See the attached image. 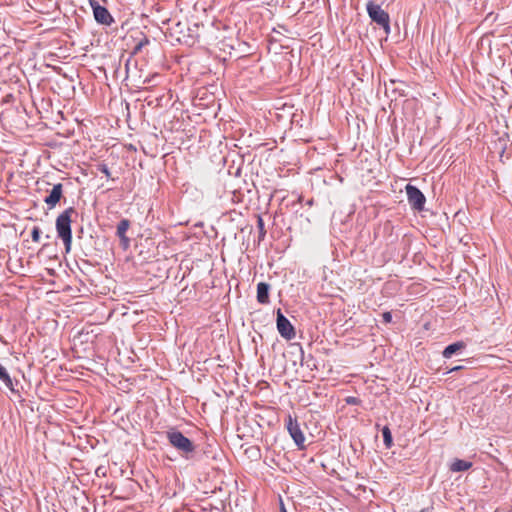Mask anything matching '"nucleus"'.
I'll list each match as a JSON object with an SVG mask.
<instances>
[{
    "label": "nucleus",
    "mask_w": 512,
    "mask_h": 512,
    "mask_svg": "<svg viewBox=\"0 0 512 512\" xmlns=\"http://www.w3.org/2000/svg\"><path fill=\"white\" fill-rule=\"evenodd\" d=\"M40 234H41L40 228L37 227V226L33 227L32 231H31V238H32V240L34 242H39Z\"/></svg>",
    "instance_id": "17"
},
{
    "label": "nucleus",
    "mask_w": 512,
    "mask_h": 512,
    "mask_svg": "<svg viewBox=\"0 0 512 512\" xmlns=\"http://www.w3.org/2000/svg\"><path fill=\"white\" fill-rule=\"evenodd\" d=\"M97 167V170L100 171L101 173H103L106 177H110L111 176V173H110V170H109V167L107 166V164L105 163H99L96 165Z\"/></svg>",
    "instance_id": "16"
},
{
    "label": "nucleus",
    "mask_w": 512,
    "mask_h": 512,
    "mask_svg": "<svg viewBox=\"0 0 512 512\" xmlns=\"http://www.w3.org/2000/svg\"><path fill=\"white\" fill-rule=\"evenodd\" d=\"M279 334L286 340H292L296 336V332L291 322L283 315L280 309L277 311L276 319Z\"/></svg>",
    "instance_id": "7"
},
{
    "label": "nucleus",
    "mask_w": 512,
    "mask_h": 512,
    "mask_svg": "<svg viewBox=\"0 0 512 512\" xmlns=\"http://www.w3.org/2000/svg\"><path fill=\"white\" fill-rule=\"evenodd\" d=\"M280 512H287V510H286V508H285V506H284L282 501H280Z\"/></svg>",
    "instance_id": "20"
},
{
    "label": "nucleus",
    "mask_w": 512,
    "mask_h": 512,
    "mask_svg": "<svg viewBox=\"0 0 512 512\" xmlns=\"http://www.w3.org/2000/svg\"><path fill=\"white\" fill-rule=\"evenodd\" d=\"M366 10L373 22L381 26L386 33L390 31V17L389 14L384 11L379 4L373 1H369L366 5Z\"/></svg>",
    "instance_id": "3"
},
{
    "label": "nucleus",
    "mask_w": 512,
    "mask_h": 512,
    "mask_svg": "<svg viewBox=\"0 0 512 512\" xmlns=\"http://www.w3.org/2000/svg\"><path fill=\"white\" fill-rule=\"evenodd\" d=\"M460 369H462V366H456V367L451 368V369L449 370V372L458 371V370H460Z\"/></svg>",
    "instance_id": "21"
},
{
    "label": "nucleus",
    "mask_w": 512,
    "mask_h": 512,
    "mask_svg": "<svg viewBox=\"0 0 512 512\" xmlns=\"http://www.w3.org/2000/svg\"><path fill=\"white\" fill-rule=\"evenodd\" d=\"M76 214V210L73 207L65 209L56 218V231L58 237L63 241L66 252L71 250L72 245V215Z\"/></svg>",
    "instance_id": "1"
},
{
    "label": "nucleus",
    "mask_w": 512,
    "mask_h": 512,
    "mask_svg": "<svg viewBox=\"0 0 512 512\" xmlns=\"http://www.w3.org/2000/svg\"><path fill=\"white\" fill-rule=\"evenodd\" d=\"M149 42V40L147 38L144 39V41H141L140 43H138L135 48H134V52H138L139 50H141V48L143 47L144 44H147Z\"/></svg>",
    "instance_id": "19"
},
{
    "label": "nucleus",
    "mask_w": 512,
    "mask_h": 512,
    "mask_svg": "<svg viewBox=\"0 0 512 512\" xmlns=\"http://www.w3.org/2000/svg\"><path fill=\"white\" fill-rule=\"evenodd\" d=\"M130 225L131 222L126 218L121 219L117 225L116 235L120 239V243L124 249H127L130 245V239L126 236Z\"/></svg>",
    "instance_id": "9"
},
{
    "label": "nucleus",
    "mask_w": 512,
    "mask_h": 512,
    "mask_svg": "<svg viewBox=\"0 0 512 512\" xmlns=\"http://www.w3.org/2000/svg\"><path fill=\"white\" fill-rule=\"evenodd\" d=\"M89 4L93 10V15L97 23L109 26L114 22V19L107 8L100 5L98 1L89 0Z\"/></svg>",
    "instance_id": "6"
},
{
    "label": "nucleus",
    "mask_w": 512,
    "mask_h": 512,
    "mask_svg": "<svg viewBox=\"0 0 512 512\" xmlns=\"http://www.w3.org/2000/svg\"><path fill=\"white\" fill-rule=\"evenodd\" d=\"M167 439L172 447H174L185 459L189 460L193 457L196 446L182 432L172 428L166 432Z\"/></svg>",
    "instance_id": "2"
},
{
    "label": "nucleus",
    "mask_w": 512,
    "mask_h": 512,
    "mask_svg": "<svg viewBox=\"0 0 512 512\" xmlns=\"http://www.w3.org/2000/svg\"><path fill=\"white\" fill-rule=\"evenodd\" d=\"M471 467L472 462L461 459H455L450 465V470L452 472H462L469 470Z\"/></svg>",
    "instance_id": "13"
},
{
    "label": "nucleus",
    "mask_w": 512,
    "mask_h": 512,
    "mask_svg": "<svg viewBox=\"0 0 512 512\" xmlns=\"http://www.w3.org/2000/svg\"><path fill=\"white\" fill-rule=\"evenodd\" d=\"M419 512H429V509H422L421 511Z\"/></svg>",
    "instance_id": "23"
},
{
    "label": "nucleus",
    "mask_w": 512,
    "mask_h": 512,
    "mask_svg": "<svg viewBox=\"0 0 512 512\" xmlns=\"http://www.w3.org/2000/svg\"><path fill=\"white\" fill-rule=\"evenodd\" d=\"M356 399L354 397H350L347 399L348 403H355Z\"/></svg>",
    "instance_id": "22"
},
{
    "label": "nucleus",
    "mask_w": 512,
    "mask_h": 512,
    "mask_svg": "<svg viewBox=\"0 0 512 512\" xmlns=\"http://www.w3.org/2000/svg\"><path fill=\"white\" fill-rule=\"evenodd\" d=\"M269 290L270 285L265 282H260L257 285V301L260 304H268L269 303Z\"/></svg>",
    "instance_id": "10"
},
{
    "label": "nucleus",
    "mask_w": 512,
    "mask_h": 512,
    "mask_svg": "<svg viewBox=\"0 0 512 512\" xmlns=\"http://www.w3.org/2000/svg\"><path fill=\"white\" fill-rule=\"evenodd\" d=\"M63 197V185L61 183L55 184L51 189L48 196L44 198V203L49 209H53Z\"/></svg>",
    "instance_id": "8"
},
{
    "label": "nucleus",
    "mask_w": 512,
    "mask_h": 512,
    "mask_svg": "<svg viewBox=\"0 0 512 512\" xmlns=\"http://www.w3.org/2000/svg\"><path fill=\"white\" fill-rule=\"evenodd\" d=\"M408 203L411 208L416 211H423L426 198L424 194L416 186L407 184L405 187Z\"/></svg>",
    "instance_id": "4"
},
{
    "label": "nucleus",
    "mask_w": 512,
    "mask_h": 512,
    "mask_svg": "<svg viewBox=\"0 0 512 512\" xmlns=\"http://www.w3.org/2000/svg\"><path fill=\"white\" fill-rule=\"evenodd\" d=\"M257 227L259 229V239H263L266 234V230L264 227V221H263L262 217H260V216H258V219H257Z\"/></svg>",
    "instance_id": "15"
},
{
    "label": "nucleus",
    "mask_w": 512,
    "mask_h": 512,
    "mask_svg": "<svg viewBox=\"0 0 512 512\" xmlns=\"http://www.w3.org/2000/svg\"><path fill=\"white\" fill-rule=\"evenodd\" d=\"M465 347H466L465 342H463V341H457V342H455V343H452V344H450V345L446 346V347H445V349H444V350H443V352H442V356H443L444 358L449 359V358H451L454 354H456V353H458V352L462 351L463 349H465Z\"/></svg>",
    "instance_id": "11"
},
{
    "label": "nucleus",
    "mask_w": 512,
    "mask_h": 512,
    "mask_svg": "<svg viewBox=\"0 0 512 512\" xmlns=\"http://www.w3.org/2000/svg\"><path fill=\"white\" fill-rule=\"evenodd\" d=\"M0 380L5 384V386L12 392L16 393V389L14 388V384L12 378L10 377L7 369L0 364Z\"/></svg>",
    "instance_id": "12"
},
{
    "label": "nucleus",
    "mask_w": 512,
    "mask_h": 512,
    "mask_svg": "<svg viewBox=\"0 0 512 512\" xmlns=\"http://www.w3.org/2000/svg\"><path fill=\"white\" fill-rule=\"evenodd\" d=\"M286 428L298 448L304 447L305 437L296 418L288 415Z\"/></svg>",
    "instance_id": "5"
},
{
    "label": "nucleus",
    "mask_w": 512,
    "mask_h": 512,
    "mask_svg": "<svg viewBox=\"0 0 512 512\" xmlns=\"http://www.w3.org/2000/svg\"><path fill=\"white\" fill-rule=\"evenodd\" d=\"M382 317L385 323H390L392 321V314L390 312L383 313Z\"/></svg>",
    "instance_id": "18"
},
{
    "label": "nucleus",
    "mask_w": 512,
    "mask_h": 512,
    "mask_svg": "<svg viewBox=\"0 0 512 512\" xmlns=\"http://www.w3.org/2000/svg\"><path fill=\"white\" fill-rule=\"evenodd\" d=\"M382 436H383V441H384L385 446L387 448H390L392 446L393 439H392L391 431L387 426H385L382 429Z\"/></svg>",
    "instance_id": "14"
}]
</instances>
